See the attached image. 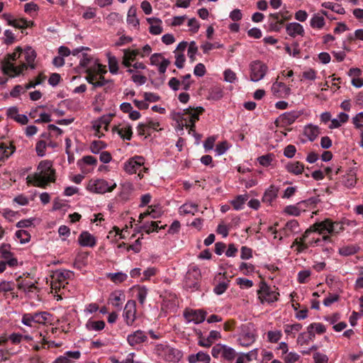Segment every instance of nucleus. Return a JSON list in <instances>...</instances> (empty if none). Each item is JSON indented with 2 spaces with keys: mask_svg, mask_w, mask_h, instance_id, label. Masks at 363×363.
I'll list each match as a JSON object with an SVG mask.
<instances>
[{
  "mask_svg": "<svg viewBox=\"0 0 363 363\" xmlns=\"http://www.w3.org/2000/svg\"><path fill=\"white\" fill-rule=\"evenodd\" d=\"M344 230L342 222L326 218L311 225L301 237L294 240L291 247L300 254L309 247H324L325 244L332 242L331 236L338 235Z\"/></svg>",
  "mask_w": 363,
  "mask_h": 363,
  "instance_id": "nucleus-1",
  "label": "nucleus"
},
{
  "mask_svg": "<svg viewBox=\"0 0 363 363\" xmlns=\"http://www.w3.org/2000/svg\"><path fill=\"white\" fill-rule=\"evenodd\" d=\"M37 53L30 46H18L14 51L6 55L1 62L2 72L9 77L14 78L23 74L28 69L36 67Z\"/></svg>",
  "mask_w": 363,
  "mask_h": 363,
  "instance_id": "nucleus-2",
  "label": "nucleus"
},
{
  "mask_svg": "<svg viewBox=\"0 0 363 363\" xmlns=\"http://www.w3.org/2000/svg\"><path fill=\"white\" fill-rule=\"evenodd\" d=\"M79 57V65L86 69V79L93 86V89L105 86L108 82L104 77V74L107 72L106 66L100 64L98 59L87 53L83 52Z\"/></svg>",
  "mask_w": 363,
  "mask_h": 363,
  "instance_id": "nucleus-3",
  "label": "nucleus"
},
{
  "mask_svg": "<svg viewBox=\"0 0 363 363\" xmlns=\"http://www.w3.org/2000/svg\"><path fill=\"white\" fill-rule=\"evenodd\" d=\"M56 180V171L53 167V162L44 160L39 162L36 172L29 174L26 178L28 185L45 188L50 183Z\"/></svg>",
  "mask_w": 363,
  "mask_h": 363,
  "instance_id": "nucleus-4",
  "label": "nucleus"
},
{
  "mask_svg": "<svg viewBox=\"0 0 363 363\" xmlns=\"http://www.w3.org/2000/svg\"><path fill=\"white\" fill-rule=\"evenodd\" d=\"M204 111V108L201 106L196 108L189 107L184 109L181 112L174 114V119L177 123V127L179 130H182L184 128H189V133H195V123L199 120V116Z\"/></svg>",
  "mask_w": 363,
  "mask_h": 363,
  "instance_id": "nucleus-5",
  "label": "nucleus"
},
{
  "mask_svg": "<svg viewBox=\"0 0 363 363\" xmlns=\"http://www.w3.org/2000/svg\"><path fill=\"white\" fill-rule=\"evenodd\" d=\"M74 277V273L69 270H58L53 273L50 280V293L57 298V300L62 299L65 294L66 286L69 283V280Z\"/></svg>",
  "mask_w": 363,
  "mask_h": 363,
  "instance_id": "nucleus-6",
  "label": "nucleus"
},
{
  "mask_svg": "<svg viewBox=\"0 0 363 363\" xmlns=\"http://www.w3.org/2000/svg\"><path fill=\"white\" fill-rule=\"evenodd\" d=\"M117 186L116 182L113 179L106 180L102 178L91 179L86 186L88 191L93 194H104L112 192Z\"/></svg>",
  "mask_w": 363,
  "mask_h": 363,
  "instance_id": "nucleus-7",
  "label": "nucleus"
},
{
  "mask_svg": "<svg viewBox=\"0 0 363 363\" xmlns=\"http://www.w3.org/2000/svg\"><path fill=\"white\" fill-rule=\"evenodd\" d=\"M260 303H272L279 299V293L275 286L268 285L265 281H260L257 291Z\"/></svg>",
  "mask_w": 363,
  "mask_h": 363,
  "instance_id": "nucleus-8",
  "label": "nucleus"
},
{
  "mask_svg": "<svg viewBox=\"0 0 363 363\" xmlns=\"http://www.w3.org/2000/svg\"><path fill=\"white\" fill-rule=\"evenodd\" d=\"M145 158L142 156L135 155L129 158L123 164V170L128 174H136L140 179L143 178V172H146L148 169L144 167Z\"/></svg>",
  "mask_w": 363,
  "mask_h": 363,
  "instance_id": "nucleus-9",
  "label": "nucleus"
},
{
  "mask_svg": "<svg viewBox=\"0 0 363 363\" xmlns=\"http://www.w3.org/2000/svg\"><path fill=\"white\" fill-rule=\"evenodd\" d=\"M292 15L286 8L279 12L270 13L269 16V26L270 30L279 32L284 27V23L291 20Z\"/></svg>",
  "mask_w": 363,
  "mask_h": 363,
  "instance_id": "nucleus-10",
  "label": "nucleus"
},
{
  "mask_svg": "<svg viewBox=\"0 0 363 363\" xmlns=\"http://www.w3.org/2000/svg\"><path fill=\"white\" fill-rule=\"evenodd\" d=\"M257 330L251 323L242 325L238 335V342L242 347H249L252 345L257 339Z\"/></svg>",
  "mask_w": 363,
  "mask_h": 363,
  "instance_id": "nucleus-11",
  "label": "nucleus"
},
{
  "mask_svg": "<svg viewBox=\"0 0 363 363\" xmlns=\"http://www.w3.org/2000/svg\"><path fill=\"white\" fill-rule=\"evenodd\" d=\"M268 71L267 65L261 60H253L249 65L250 79L252 82H257L263 79Z\"/></svg>",
  "mask_w": 363,
  "mask_h": 363,
  "instance_id": "nucleus-12",
  "label": "nucleus"
},
{
  "mask_svg": "<svg viewBox=\"0 0 363 363\" xmlns=\"http://www.w3.org/2000/svg\"><path fill=\"white\" fill-rule=\"evenodd\" d=\"M211 354L214 358L231 363L236 357V351L226 345L216 344L212 347Z\"/></svg>",
  "mask_w": 363,
  "mask_h": 363,
  "instance_id": "nucleus-13",
  "label": "nucleus"
},
{
  "mask_svg": "<svg viewBox=\"0 0 363 363\" xmlns=\"http://www.w3.org/2000/svg\"><path fill=\"white\" fill-rule=\"evenodd\" d=\"M113 115H104L99 118L92 122L93 135L99 138L105 135V133L108 131V126L112 121Z\"/></svg>",
  "mask_w": 363,
  "mask_h": 363,
  "instance_id": "nucleus-14",
  "label": "nucleus"
},
{
  "mask_svg": "<svg viewBox=\"0 0 363 363\" xmlns=\"http://www.w3.org/2000/svg\"><path fill=\"white\" fill-rule=\"evenodd\" d=\"M269 230L274 235V238L279 237V240H281L284 238H287L297 233L299 231V225L296 220H291L279 230H277L273 227H270Z\"/></svg>",
  "mask_w": 363,
  "mask_h": 363,
  "instance_id": "nucleus-15",
  "label": "nucleus"
},
{
  "mask_svg": "<svg viewBox=\"0 0 363 363\" xmlns=\"http://www.w3.org/2000/svg\"><path fill=\"white\" fill-rule=\"evenodd\" d=\"M158 351L161 357L167 362H178L183 357L181 350L167 345H161Z\"/></svg>",
  "mask_w": 363,
  "mask_h": 363,
  "instance_id": "nucleus-16",
  "label": "nucleus"
},
{
  "mask_svg": "<svg viewBox=\"0 0 363 363\" xmlns=\"http://www.w3.org/2000/svg\"><path fill=\"white\" fill-rule=\"evenodd\" d=\"M206 312L202 309L186 308L183 312V316L186 323L199 324L203 323L206 317Z\"/></svg>",
  "mask_w": 363,
  "mask_h": 363,
  "instance_id": "nucleus-17",
  "label": "nucleus"
},
{
  "mask_svg": "<svg viewBox=\"0 0 363 363\" xmlns=\"http://www.w3.org/2000/svg\"><path fill=\"white\" fill-rule=\"evenodd\" d=\"M201 277V273L199 268L196 265L190 266L184 279L186 287L189 289H197Z\"/></svg>",
  "mask_w": 363,
  "mask_h": 363,
  "instance_id": "nucleus-18",
  "label": "nucleus"
},
{
  "mask_svg": "<svg viewBox=\"0 0 363 363\" xmlns=\"http://www.w3.org/2000/svg\"><path fill=\"white\" fill-rule=\"evenodd\" d=\"M136 302L134 300H129L125 305L123 317L125 323L128 326H132L136 320Z\"/></svg>",
  "mask_w": 363,
  "mask_h": 363,
  "instance_id": "nucleus-19",
  "label": "nucleus"
},
{
  "mask_svg": "<svg viewBox=\"0 0 363 363\" xmlns=\"http://www.w3.org/2000/svg\"><path fill=\"white\" fill-rule=\"evenodd\" d=\"M150 64L157 67L160 74H164L170 65V61L165 58L162 53H154L150 57Z\"/></svg>",
  "mask_w": 363,
  "mask_h": 363,
  "instance_id": "nucleus-20",
  "label": "nucleus"
},
{
  "mask_svg": "<svg viewBox=\"0 0 363 363\" xmlns=\"http://www.w3.org/2000/svg\"><path fill=\"white\" fill-rule=\"evenodd\" d=\"M97 159L91 155L84 156L77 162V167L83 174H89L92 172L97 165Z\"/></svg>",
  "mask_w": 363,
  "mask_h": 363,
  "instance_id": "nucleus-21",
  "label": "nucleus"
},
{
  "mask_svg": "<svg viewBox=\"0 0 363 363\" xmlns=\"http://www.w3.org/2000/svg\"><path fill=\"white\" fill-rule=\"evenodd\" d=\"M279 77L271 86V92L277 98L286 99L291 93L289 86L282 82L278 81Z\"/></svg>",
  "mask_w": 363,
  "mask_h": 363,
  "instance_id": "nucleus-22",
  "label": "nucleus"
},
{
  "mask_svg": "<svg viewBox=\"0 0 363 363\" xmlns=\"http://www.w3.org/2000/svg\"><path fill=\"white\" fill-rule=\"evenodd\" d=\"M179 305V300L176 294L167 293L163 298L162 307L166 311H174Z\"/></svg>",
  "mask_w": 363,
  "mask_h": 363,
  "instance_id": "nucleus-23",
  "label": "nucleus"
},
{
  "mask_svg": "<svg viewBox=\"0 0 363 363\" xmlns=\"http://www.w3.org/2000/svg\"><path fill=\"white\" fill-rule=\"evenodd\" d=\"M79 245L84 247H94L96 245V237L88 231H82L77 238Z\"/></svg>",
  "mask_w": 363,
  "mask_h": 363,
  "instance_id": "nucleus-24",
  "label": "nucleus"
},
{
  "mask_svg": "<svg viewBox=\"0 0 363 363\" xmlns=\"http://www.w3.org/2000/svg\"><path fill=\"white\" fill-rule=\"evenodd\" d=\"M81 357V352L67 351L63 354L57 357L53 363H74Z\"/></svg>",
  "mask_w": 363,
  "mask_h": 363,
  "instance_id": "nucleus-25",
  "label": "nucleus"
},
{
  "mask_svg": "<svg viewBox=\"0 0 363 363\" xmlns=\"http://www.w3.org/2000/svg\"><path fill=\"white\" fill-rule=\"evenodd\" d=\"M147 340V336L145 333L141 330H138L127 337L128 343L132 346H136Z\"/></svg>",
  "mask_w": 363,
  "mask_h": 363,
  "instance_id": "nucleus-26",
  "label": "nucleus"
},
{
  "mask_svg": "<svg viewBox=\"0 0 363 363\" xmlns=\"http://www.w3.org/2000/svg\"><path fill=\"white\" fill-rule=\"evenodd\" d=\"M199 204L186 201L178 209V213L182 216H194L199 211Z\"/></svg>",
  "mask_w": 363,
  "mask_h": 363,
  "instance_id": "nucleus-27",
  "label": "nucleus"
},
{
  "mask_svg": "<svg viewBox=\"0 0 363 363\" xmlns=\"http://www.w3.org/2000/svg\"><path fill=\"white\" fill-rule=\"evenodd\" d=\"M112 132L118 133L121 138L127 140H130L133 135L132 126L128 123L114 125Z\"/></svg>",
  "mask_w": 363,
  "mask_h": 363,
  "instance_id": "nucleus-28",
  "label": "nucleus"
},
{
  "mask_svg": "<svg viewBox=\"0 0 363 363\" xmlns=\"http://www.w3.org/2000/svg\"><path fill=\"white\" fill-rule=\"evenodd\" d=\"M125 300V295L122 290H116L111 293L108 301V303L112 305L116 308H121L123 302Z\"/></svg>",
  "mask_w": 363,
  "mask_h": 363,
  "instance_id": "nucleus-29",
  "label": "nucleus"
},
{
  "mask_svg": "<svg viewBox=\"0 0 363 363\" xmlns=\"http://www.w3.org/2000/svg\"><path fill=\"white\" fill-rule=\"evenodd\" d=\"M320 133V128L318 125L312 123L306 125L303 130V135L311 142L315 140Z\"/></svg>",
  "mask_w": 363,
  "mask_h": 363,
  "instance_id": "nucleus-30",
  "label": "nucleus"
},
{
  "mask_svg": "<svg viewBox=\"0 0 363 363\" xmlns=\"http://www.w3.org/2000/svg\"><path fill=\"white\" fill-rule=\"evenodd\" d=\"M130 291L133 296L138 299L140 304L142 306L144 305L148 294L147 288L143 285H135L130 289Z\"/></svg>",
  "mask_w": 363,
  "mask_h": 363,
  "instance_id": "nucleus-31",
  "label": "nucleus"
},
{
  "mask_svg": "<svg viewBox=\"0 0 363 363\" xmlns=\"http://www.w3.org/2000/svg\"><path fill=\"white\" fill-rule=\"evenodd\" d=\"M286 33L291 38L297 36L303 37L305 34L304 28L301 24L296 22L289 23L286 25Z\"/></svg>",
  "mask_w": 363,
  "mask_h": 363,
  "instance_id": "nucleus-32",
  "label": "nucleus"
},
{
  "mask_svg": "<svg viewBox=\"0 0 363 363\" xmlns=\"http://www.w3.org/2000/svg\"><path fill=\"white\" fill-rule=\"evenodd\" d=\"M162 208L159 206H149L147 209L140 214L139 216V221L142 222L143 220L147 216H150L152 218H159L162 215Z\"/></svg>",
  "mask_w": 363,
  "mask_h": 363,
  "instance_id": "nucleus-33",
  "label": "nucleus"
},
{
  "mask_svg": "<svg viewBox=\"0 0 363 363\" xmlns=\"http://www.w3.org/2000/svg\"><path fill=\"white\" fill-rule=\"evenodd\" d=\"M147 22L150 25L149 32L152 35H157L162 33V21L161 19L155 17L147 18Z\"/></svg>",
  "mask_w": 363,
  "mask_h": 363,
  "instance_id": "nucleus-34",
  "label": "nucleus"
},
{
  "mask_svg": "<svg viewBox=\"0 0 363 363\" xmlns=\"http://www.w3.org/2000/svg\"><path fill=\"white\" fill-rule=\"evenodd\" d=\"M279 188L274 185H270L264 191L262 196V202L267 205H272L278 196Z\"/></svg>",
  "mask_w": 363,
  "mask_h": 363,
  "instance_id": "nucleus-35",
  "label": "nucleus"
},
{
  "mask_svg": "<svg viewBox=\"0 0 363 363\" xmlns=\"http://www.w3.org/2000/svg\"><path fill=\"white\" fill-rule=\"evenodd\" d=\"M139 52L136 49H125L123 50V65L125 67H130L133 62L138 56Z\"/></svg>",
  "mask_w": 363,
  "mask_h": 363,
  "instance_id": "nucleus-36",
  "label": "nucleus"
},
{
  "mask_svg": "<svg viewBox=\"0 0 363 363\" xmlns=\"http://www.w3.org/2000/svg\"><path fill=\"white\" fill-rule=\"evenodd\" d=\"M285 169L290 174L294 175H300L304 170V164L299 161H291L287 162Z\"/></svg>",
  "mask_w": 363,
  "mask_h": 363,
  "instance_id": "nucleus-37",
  "label": "nucleus"
},
{
  "mask_svg": "<svg viewBox=\"0 0 363 363\" xmlns=\"http://www.w3.org/2000/svg\"><path fill=\"white\" fill-rule=\"evenodd\" d=\"M309 338H314L315 334L322 335L326 332L325 326L321 323H312L307 327Z\"/></svg>",
  "mask_w": 363,
  "mask_h": 363,
  "instance_id": "nucleus-38",
  "label": "nucleus"
},
{
  "mask_svg": "<svg viewBox=\"0 0 363 363\" xmlns=\"http://www.w3.org/2000/svg\"><path fill=\"white\" fill-rule=\"evenodd\" d=\"M219 279V282L215 285L213 288V292L217 295H221L223 294L229 287V282L230 280L228 279L225 275H221V274H219L216 279Z\"/></svg>",
  "mask_w": 363,
  "mask_h": 363,
  "instance_id": "nucleus-39",
  "label": "nucleus"
},
{
  "mask_svg": "<svg viewBox=\"0 0 363 363\" xmlns=\"http://www.w3.org/2000/svg\"><path fill=\"white\" fill-rule=\"evenodd\" d=\"M187 359L189 363H210L211 357L206 352L199 351L196 354L189 355Z\"/></svg>",
  "mask_w": 363,
  "mask_h": 363,
  "instance_id": "nucleus-40",
  "label": "nucleus"
},
{
  "mask_svg": "<svg viewBox=\"0 0 363 363\" xmlns=\"http://www.w3.org/2000/svg\"><path fill=\"white\" fill-rule=\"evenodd\" d=\"M134 189L133 184L130 182H125L121 184L120 192L118 193V197L123 201L129 199L131 193Z\"/></svg>",
  "mask_w": 363,
  "mask_h": 363,
  "instance_id": "nucleus-41",
  "label": "nucleus"
},
{
  "mask_svg": "<svg viewBox=\"0 0 363 363\" xmlns=\"http://www.w3.org/2000/svg\"><path fill=\"white\" fill-rule=\"evenodd\" d=\"M309 23L312 28L321 30L325 26L326 22L325 18L320 13H315L312 16Z\"/></svg>",
  "mask_w": 363,
  "mask_h": 363,
  "instance_id": "nucleus-42",
  "label": "nucleus"
},
{
  "mask_svg": "<svg viewBox=\"0 0 363 363\" xmlns=\"http://www.w3.org/2000/svg\"><path fill=\"white\" fill-rule=\"evenodd\" d=\"M349 120L348 114L341 112L340 113L336 118H333L331 120L330 124L328 125V128L330 129H335L338 128L342 125L346 123Z\"/></svg>",
  "mask_w": 363,
  "mask_h": 363,
  "instance_id": "nucleus-43",
  "label": "nucleus"
},
{
  "mask_svg": "<svg viewBox=\"0 0 363 363\" xmlns=\"http://www.w3.org/2000/svg\"><path fill=\"white\" fill-rule=\"evenodd\" d=\"M249 196L247 194L237 196L234 199L230 201V203L233 208L236 211L242 210Z\"/></svg>",
  "mask_w": 363,
  "mask_h": 363,
  "instance_id": "nucleus-44",
  "label": "nucleus"
},
{
  "mask_svg": "<svg viewBox=\"0 0 363 363\" xmlns=\"http://www.w3.org/2000/svg\"><path fill=\"white\" fill-rule=\"evenodd\" d=\"M105 322L104 320H95L89 319L86 323V328L89 331H101L105 328Z\"/></svg>",
  "mask_w": 363,
  "mask_h": 363,
  "instance_id": "nucleus-45",
  "label": "nucleus"
},
{
  "mask_svg": "<svg viewBox=\"0 0 363 363\" xmlns=\"http://www.w3.org/2000/svg\"><path fill=\"white\" fill-rule=\"evenodd\" d=\"M302 329V325L298 323L294 324H285L284 325V330L287 336L295 337L297 333Z\"/></svg>",
  "mask_w": 363,
  "mask_h": 363,
  "instance_id": "nucleus-46",
  "label": "nucleus"
},
{
  "mask_svg": "<svg viewBox=\"0 0 363 363\" xmlns=\"http://www.w3.org/2000/svg\"><path fill=\"white\" fill-rule=\"evenodd\" d=\"M34 319L35 320V323L38 324L50 323L52 320V315L45 311L35 313Z\"/></svg>",
  "mask_w": 363,
  "mask_h": 363,
  "instance_id": "nucleus-47",
  "label": "nucleus"
},
{
  "mask_svg": "<svg viewBox=\"0 0 363 363\" xmlns=\"http://www.w3.org/2000/svg\"><path fill=\"white\" fill-rule=\"evenodd\" d=\"M239 272L245 276L252 275L255 270L254 264L248 262H241L238 267Z\"/></svg>",
  "mask_w": 363,
  "mask_h": 363,
  "instance_id": "nucleus-48",
  "label": "nucleus"
},
{
  "mask_svg": "<svg viewBox=\"0 0 363 363\" xmlns=\"http://www.w3.org/2000/svg\"><path fill=\"white\" fill-rule=\"evenodd\" d=\"M359 249V247L355 245H345L339 249V254L342 256H350L357 253Z\"/></svg>",
  "mask_w": 363,
  "mask_h": 363,
  "instance_id": "nucleus-49",
  "label": "nucleus"
},
{
  "mask_svg": "<svg viewBox=\"0 0 363 363\" xmlns=\"http://www.w3.org/2000/svg\"><path fill=\"white\" fill-rule=\"evenodd\" d=\"M300 113L297 111H291L284 113L281 116V119L282 122L286 124L293 123L298 117Z\"/></svg>",
  "mask_w": 363,
  "mask_h": 363,
  "instance_id": "nucleus-50",
  "label": "nucleus"
},
{
  "mask_svg": "<svg viewBox=\"0 0 363 363\" xmlns=\"http://www.w3.org/2000/svg\"><path fill=\"white\" fill-rule=\"evenodd\" d=\"M107 277L113 283L118 284L125 281L128 275L123 272L109 273Z\"/></svg>",
  "mask_w": 363,
  "mask_h": 363,
  "instance_id": "nucleus-51",
  "label": "nucleus"
},
{
  "mask_svg": "<svg viewBox=\"0 0 363 363\" xmlns=\"http://www.w3.org/2000/svg\"><path fill=\"white\" fill-rule=\"evenodd\" d=\"M127 23L129 26L136 28L139 26V21L136 16L135 9L130 8L127 15Z\"/></svg>",
  "mask_w": 363,
  "mask_h": 363,
  "instance_id": "nucleus-52",
  "label": "nucleus"
},
{
  "mask_svg": "<svg viewBox=\"0 0 363 363\" xmlns=\"http://www.w3.org/2000/svg\"><path fill=\"white\" fill-rule=\"evenodd\" d=\"M15 238L21 244H26L30 241V235L26 230H18L15 233Z\"/></svg>",
  "mask_w": 363,
  "mask_h": 363,
  "instance_id": "nucleus-53",
  "label": "nucleus"
},
{
  "mask_svg": "<svg viewBox=\"0 0 363 363\" xmlns=\"http://www.w3.org/2000/svg\"><path fill=\"white\" fill-rule=\"evenodd\" d=\"M107 145L102 140H94L91 143L89 149L94 154H98L101 150L105 149Z\"/></svg>",
  "mask_w": 363,
  "mask_h": 363,
  "instance_id": "nucleus-54",
  "label": "nucleus"
},
{
  "mask_svg": "<svg viewBox=\"0 0 363 363\" xmlns=\"http://www.w3.org/2000/svg\"><path fill=\"white\" fill-rule=\"evenodd\" d=\"M88 256L89 254L87 252L79 253L76 257L74 261V266L78 269H81L85 265H86Z\"/></svg>",
  "mask_w": 363,
  "mask_h": 363,
  "instance_id": "nucleus-55",
  "label": "nucleus"
},
{
  "mask_svg": "<svg viewBox=\"0 0 363 363\" xmlns=\"http://www.w3.org/2000/svg\"><path fill=\"white\" fill-rule=\"evenodd\" d=\"M282 337V333L279 330H269L267 333V341L271 343L278 342Z\"/></svg>",
  "mask_w": 363,
  "mask_h": 363,
  "instance_id": "nucleus-56",
  "label": "nucleus"
},
{
  "mask_svg": "<svg viewBox=\"0 0 363 363\" xmlns=\"http://www.w3.org/2000/svg\"><path fill=\"white\" fill-rule=\"evenodd\" d=\"M141 228L143 231L148 234L154 231H157L159 228H164L163 226L159 228L158 223L156 221L145 222L142 225Z\"/></svg>",
  "mask_w": 363,
  "mask_h": 363,
  "instance_id": "nucleus-57",
  "label": "nucleus"
},
{
  "mask_svg": "<svg viewBox=\"0 0 363 363\" xmlns=\"http://www.w3.org/2000/svg\"><path fill=\"white\" fill-rule=\"evenodd\" d=\"M18 289L26 293L33 292L36 286L35 284L29 281H22L18 284Z\"/></svg>",
  "mask_w": 363,
  "mask_h": 363,
  "instance_id": "nucleus-58",
  "label": "nucleus"
},
{
  "mask_svg": "<svg viewBox=\"0 0 363 363\" xmlns=\"http://www.w3.org/2000/svg\"><path fill=\"white\" fill-rule=\"evenodd\" d=\"M108 64L109 71L111 74H116L118 71V62L115 56L108 54Z\"/></svg>",
  "mask_w": 363,
  "mask_h": 363,
  "instance_id": "nucleus-59",
  "label": "nucleus"
},
{
  "mask_svg": "<svg viewBox=\"0 0 363 363\" xmlns=\"http://www.w3.org/2000/svg\"><path fill=\"white\" fill-rule=\"evenodd\" d=\"M322 6L339 14H343L345 12L341 6L330 1L323 2Z\"/></svg>",
  "mask_w": 363,
  "mask_h": 363,
  "instance_id": "nucleus-60",
  "label": "nucleus"
},
{
  "mask_svg": "<svg viewBox=\"0 0 363 363\" xmlns=\"http://www.w3.org/2000/svg\"><path fill=\"white\" fill-rule=\"evenodd\" d=\"M224 81L230 84H234L238 81L236 73L231 69H226L223 72Z\"/></svg>",
  "mask_w": 363,
  "mask_h": 363,
  "instance_id": "nucleus-61",
  "label": "nucleus"
},
{
  "mask_svg": "<svg viewBox=\"0 0 363 363\" xmlns=\"http://www.w3.org/2000/svg\"><path fill=\"white\" fill-rule=\"evenodd\" d=\"M1 216L9 222H13L18 215L17 211H14L9 208H4L1 211Z\"/></svg>",
  "mask_w": 363,
  "mask_h": 363,
  "instance_id": "nucleus-62",
  "label": "nucleus"
},
{
  "mask_svg": "<svg viewBox=\"0 0 363 363\" xmlns=\"http://www.w3.org/2000/svg\"><path fill=\"white\" fill-rule=\"evenodd\" d=\"M46 77L43 73H40L34 79L26 84L27 89L35 88L36 86L41 84L45 80Z\"/></svg>",
  "mask_w": 363,
  "mask_h": 363,
  "instance_id": "nucleus-63",
  "label": "nucleus"
},
{
  "mask_svg": "<svg viewBox=\"0 0 363 363\" xmlns=\"http://www.w3.org/2000/svg\"><path fill=\"white\" fill-rule=\"evenodd\" d=\"M107 24L110 26L115 25L122 21L121 16L116 12H111L106 17Z\"/></svg>",
  "mask_w": 363,
  "mask_h": 363,
  "instance_id": "nucleus-64",
  "label": "nucleus"
}]
</instances>
